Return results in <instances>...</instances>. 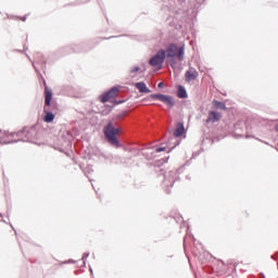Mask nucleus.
<instances>
[{
	"label": "nucleus",
	"instance_id": "obj_1",
	"mask_svg": "<svg viewBox=\"0 0 278 278\" xmlns=\"http://www.w3.org/2000/svg\"><path fill=\"white\" fill-rule=\"evenodd\" d=\"M26 58L31 62L33 68H35L38 77L43 81L45 86V104H43V122L53 123L55 121V114H58V102L53 101V90L47 86V80L42 77L40 70L36 66V62L31 60L29 54L25 53Z\"/></svg>",
	"mask_w": 278,
	"mask_h": 278
},
{
	"label": "nucleus",
	"instance_id": "obj_2",
	"mask_svg": "<svg viewBox=\"0 0 278 278\" xmlns=\"http://www.w3.org/2000/svg\"><path fill=\"white\" fill-rule=\"evenodd\" d=\"M38 140V130L35 126L24 127L17 132L4 131L0 137V144H14L15 142H36Z\"/></svg>",
	"mask_w": 278,
	"mask_h": 278
},
{
	"label": "nucleus",
	"instance_id": "obj_3",
	"mask_svg": "<svg viewBox=\"0 0 278 278\" xmlns=\"http://www.w3.org/2000/svg\"><path fill=\"white\" fill-rule=\"evenodd\" d=\"M103 136L105 142L113 147V149H123V143L118 136H121V128L115 127L113 121H109L108 124L103 127Z\"/></svg>",
	"mask_w": 278,
	"mask_h": 278
},
{
	"label": "nucleus",
	"instance_id": "obj_4",
	"mask_svg": "<svg viewBox=\"0 0 278 278\" xmlns=\"http://www.w3.org/2000/svg\"><path fill=\"white\" fill-rule=\"evenodd\" d=\"M166 58H177L179 62H184L186 55V46H177V43H170L166 50Z\"/></svg>",
	"mask_w": 278,
	"mask_h": 278
},
{
	"label": "nucleus",
	"instance_id": "obj_5",
	"mask_svg": "<svg viewBox=\"0 0 278 278\" xmlns=\"http://www.w3.org/2000/svg\"><path fill=\"white\" fill-rule=\"evenodd\" d=\"M166 60V50L160 49L149 60L150 66L157 68V71H162L164 66V62Z\"/></svg>",
	"mask_w": 278,
	"mask_h": 278
},
{
	"label": "nucleus",
	"instance_id": "obj_6",
	"mask_svg": "<svg viewBox=\"0 0 278 278\" xmlns=\"http://www.w3.org/2000/svg\"><path fill=\"white\" fill-rule=\"evenodd\" d=\"M175 181H177V172L169 170L164 175V180L162 182V188L165 190L166 194H170V188L175 186Z\"/></svg>",
	"mask_w": 278,
	"mask_h": 278
},
{
	"label": "nucleus",
	"instance_id": "obj_7",
	"mask_svg": "<svg viewBox=\"0 0 278 278\" xmlns=\"http://www.w3.org/2000/svg\"><path fill=\"white\" fill-rule=\"evenodd\" d=\"M150 99H153V101H161L162 103H165L167 108H175V99H173V96L152 93L150 94Z\"/></svg>",
	"mask_w": 278,
	"mask_h": 278
},
{
	"label": "nucleus",
	"instance_id": "obj_8",
	"mask_svg": "<svg viewBox=\"0 0 278 278\" xmlns=\"http://www.w3.org/2000/svg\"><path fill=\"white\" fill-rule=\"evenodd\" d=\"M119 90H121V88H118V86H113L111 89L103 92L99 97L101 103H108V101H110V99H114L116 97V94H118Z\"/></svg>",
	"mask_w": 278,
	"mask_h": 278
},
{
	"label": "nucleus",
	"instance_id": "obj_9",
	"mask_svg": "<svg viewBox=\"0 0 278 278\" xmlns=\"http://www.w3.org/2000/svg\"><path fill=\"white\" fill-rule=\"evenodd\" d=\"M222 118H223V114H220L219 112L208 111V116L205 123L206 125H208V123H218V121H220Z\"/></svg>",
	"mask_w": 278,
	"mask_h": 278
},
{
	"label": "nucleus",
	"instance_id": "obj_10",
	"mask_svg": "<svg viewBox=\"0 0 278 278\" xmlns=\"http://www.w3.org/2000/svg\"><path fill=\"white\" fill-rule=\"evenodd\" d=\"M184 134H186V126L184 125V122H177L176 128L174 129L175 138H181Z\"/></svg>",
	"mask_w": 278,
	"mask_h": 278
},
{
	"label": "nucleus",
	"instance_id": "obj_11",
	"mask_svg": "<svg viewBox=\"0 0 278 278\" xmlns=\"http://www.w3.org/2000/svg\"><path fill=\"white\" fill-rule=\"evenodd\" d=\"M36 64H39L42 70L47 68V58L40 52L34 54Z\"/></svg>",
	"mask_w": 278,
	"mask_h": 278
},
{
	"label": "nucleus",
	"instance_id": "obj_12",
	"mask_svg": "<svg viewBox=\"0 0 278 278\" xmlns=\"http://www.w3.org/2000/svg\"><path fill=\"white\" fill-rule=\"evenodd\" d=\"M135 86H136L137 90H139V92H141V94L151 93V89H149V87H147V84L144 81L136 83Z\"/></svg>",
	"mask_w": 278,
	"mask_h": 278
},
{
	"label": "nucleus",
	"instance_id": "obj_13",
	"mask_svg": "<svg viewBox=\"0 0 278 278\" xmlns=\"http://www.w3.org/2000/svg\"><path fill=\"white\" fill-rule=\"evenodd\" d=\"M178 99H188V91L186 90V87L184 85H179L177 87V92H176Z\"/></svg>",
	"mask_w": 278,
	"mask_h": 278
},
{
	"label": "nucleus",
	"instance_id": "obj_14",
	"mask_svg": "<svg viewBox=\"0 0 278 278\" xmlns=\"http://www.w3.org/2000/svg\"><path fill=\"white\" fill-rule=\"evenodd\" d=\"M185 77H186V81H194V79L199 77V72L187 71L185 74Z\"/></svg>",
	"mask_w": 278,
	"mask_h": 278
},
{
	"label": "nucleus",
	"instance_id": "obj_15",
	"mask_svg": "<svg viewBox=\"0 0 278 278\" xmlns=\"http://www.w3.org/2000/svg\"><path fill=\"white\" fill-rule=\"evenodd\" d=\"M213 108H215V110H227V104H225V102H220L218 100H213L212 102Z\"/></svg>",
	"mask_w": 278,
	"mask_h": 278
},
{
	"label": "nucleus",
	"instance_id": "obj_16",
	"mask_svg": "<svg viewBox=\"0 0 278 278\" xmlns=\"http://www.w3.org/2000/svg\"><path fill=\"white\" fill-rule=\"evenodd\" d=\"M140 71V66H135L130 70V77H136V73Z\"/></svg>",
	"mask_w": 278,
	"mask_h": 278
},
{
	"label": "nucleus",
	"instance_id": "obj_17",
	"mask_svg": "<svg viewBox=\"0 0 278 278\" xmlns=\"http://www.w3.org/2000/svg\"><path fill=\"white\" fill-rule=\"evenodd\" d=\"M88 257H90V252H85L81 257L84 266H86V261L88 260Z\"/></svg>",
	"mask_w": 278,
	"mask_h": 278
},
{
	"label": "nucleus",
	"instance_id": "obj_18",
	"mask_svg": "<svg viewBox=\"0 0 278 278\" xmlns=\"http://www.w3.org/2000/svg\"><path fill=\"white\" fill-rule=\"evenodd\" d=\"M169 65H170L172 68L175 70V67L177 66V59L176 58H170Z\"/></svg>",
	"mask_w": 278,
	"mask_h": 278
},
{
	"label": "nucleus",
	"instance_id": "obj_19",
	"mask_svg": "<svg viewBox=\"0 0 278 278\" xmlns=\"http://www.w3.org/2000/svg\"><path fill=\"white\" fill-rule=\"evenodd\" d=\"M125 116H127V111H124V112L117 114L116 118H117V121H121V119L125 118Z\"/></svg>",
	"mask_w": 278,
	"mask_h": 278
},
{
	"label": "nucleus",
	"instance_id": "obj_20",
	"mask_svg": "<svg viewBox=\"0 0 278 278\" xmlns=\"http://www.w3.org/2000/svg\"><path fill=\"white\" fill-rule=\"evenodd\" d=\"M127 100H114V105H123V103H126Z\"/></svg>",
	"mask_w": 278,
	"mask_h": 278
},
{
	"label": "nucleus",
	"instance_id": "obj_21",
	"mask_svg": "<svg viewBox=\"0 0 278 278\" xmlns=\"http://www.w3.org/2000/svg\"><path fill=\"white\" fill-rule=\"evenodd\" d=\"M77 261L70 258L68 261L63 262V264H76Z\"/></svg>",
	"mask_w": 278,
	"mask_h": 278
},
{
	"label": "nucleus",
	"instance_id": "obj_22",
	"mask_svg": "<svg viewBox=\"0 0 278 278\" xmlns=\"http://www.w3.org/2000/svg\"><path fill=\"white\" fill-rule=\"evenodd\" d=\"M163 151H166L165 147H159L156 148V153H162Z\"/></svg>",
	"mask_w": 278,
	"mask_h": 278
},
{
	"label": "nucleus",
	"instance_id": "obj_23",
	"mask_svg": "<svg viewBox=\"0 0 278 278\" xmlns=\"http://www.w3.org/2000/svg\"><path fill=\"white\" fill-rule=\"evenodd\" d=\"M270 258L274 260V262H277V260H278V252H276L275 254H273V255L270 256Z\"/></svg>",
	"mask_w": 278,
	"mask_h": 278
},
{
	"label": "nucleus",
	"instance_id": "obj_24",
	"mask_svg": "<svg viewBox=\"0 0 278 278\" xmlns=\"http://www.w3.org/2000/svg\"><path fill=\"white\" fill-rule=\"evenodd\" d=\"M27 43H24V50H16L18 51L20 53H25V51H27Z\"/></svg>",
	"mask_w": 278,
	"mask_h": 278
},
{
	"label": "nucleus",
	"instance_id": "obj_25",
	"mask_svg": "<svg viewBox=\"0 0 278 278\" xmlns=\"http://www.w3.org/2000/svg\"><path fill=\"white\" fill-rule=\"evenodd\" d=\"M157 88H164V83L163 81L159 83Z\"/></svg>",
	"mask_w": 278,
	"mask_h": 278
},
{
	"label": "nucleus",
	"instance_id": "obj_26",
	"mask_svg": "<svg viewBox=\"0 0 278 278\" xmlns=\"http://www.w3.org/2000/svg\"><path fill=\"white\" fill-rule=\"evenodd\" d=\"M71 146H72L71 141H66V147H71Z\"/></svg>",
	"mask_w": 278,
	"mask_h": 278
},
{
	"label": "nucleus",
	"instance_id": "obj_27",
	"mask_svg": "<svg viewBox=\"0 0 278 278\" xmlns=\"http://www.w3.org/2000/svg\"><path fill=\"white\" fill-rule=\"evenodd\" d=\"M184 249L186 251V238L184 239Z\"/></svg>",
	"mask_w": 278,
	"mask_h": 278
},
{
	"label": "nucleus",
	"instance_id": "obj_28",
	"mask_svg": "<svg viewBox=\"0 0 278 278\" xmlns=\"http://www.w3.org/2000/svg\"><path fill=\"white\" fill-rule=\"evenodd\" d=\"M89 270L91 275H94V273L92 271V267H90Z\"/></svg>",
	"mask_w": 278,
	"mask_h": 278
},
{
	"label": "nucleus",
	"instance_id": "obj_29",
	"mask_svg": "<svg viewBox=\"0 0 278 278\" xmlns=\"http://www.w3.org/2000/svg\"><path fill=\"white\" fill-rule=\"evenodd\" d=\"M7 205H8V210H10V202L9 201H7Z\"/></svg>",
	"mask_w": 278,
	"mask_h": 278
},
{
	"label": "nucleus",
	"instance_id": "obj_30",
	"mask_svg": "<svg viewBox=\"0 0 278 278\" xmlns=\"http://www.w3.org/2000/svg\"><path fill=\"white\" fill-rule=\"evenodd\" d=\"M102 40H110V37H106V38H102Z\"/></svg>",
	"mask_w": 278,
	"mask_h": 278
},
{
	"label": "nucleus",
	"instance_id": "obj_31",
	"mask_svg": "<svg viewBox=\"0 0 278 278\" xmlns=\"http://www.w3.org/2000/svg\"><path fill=\"white\" fill-rule=\"evenodd\" d=\"M0 217L3 218V215L0 213Z\"/></svg>",
	"mask_w": 278,
	"mask_h": 278
},
{
	"label": "nucleus",
	"instance_id": "obj_32",
	"mask_svg": "<svg viewBox=\"0 0 278 278\" xmlns=\"http://www.w3.org/2000/svg\"><path fill=\"white\" fill-rule=\"evenodd\" d=\"M22 21H26V18H25V17H23V18H22Z\"/></svg>",
	"mask_w": 278,
	"mask_h": 278
},
{
	"label": "nucleus",
	"instance_id": "obj_33",
	"mask_svg": "<svg viewBox=\"0 0 278 278\" xmlns=\"http://www.w3.org/2000/svg\"><path fill=\"white\" fill-rule=\"evenodd\" d=\"M187 179H190V176H187Z\"/></svg>",
	"mask_w": 278,
	"mask_h": 278
}]
</instances>
